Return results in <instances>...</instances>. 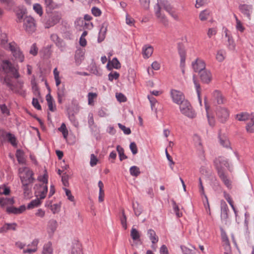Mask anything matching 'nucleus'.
<instances>
[{
  "instance_id": "obj_1",
  "label": "nucleus",
  "mask_w": 254,
  "mask_h": 254,
  "mask_svg": "<svg viewBox=\"0 0 254 254\" xmlns=\"http://www.w3.org/2000/svg\"><path fill=\"white\" fill-rule=\"evenodd\" d=\"M17 22H23V28L28 34H32L36 30L35 21L33 17H18Z\"/></svg>"
},
{
  "instance_id": "obj_2",
  "label": "nucleus",
  "mask_w": 254,
  "mask_h": 254,
  "mask_svg": "<svg viewBox=\"0 0 254 254\" xmlns=\"http://www.w3.org/2000/svg\"><path fill=\"white\" fill-rule=\"evenodd\" d=\"M21 183H33L34 180L32 171L27 167L20 168L18 170Z\"/></svg>"
},
{
  "instance_id": "obj_3",
  "label": "nucleus",
  "mask_w": 254,
  "mask_h": 254,
  "mask_svg": "<svg viewBox=\"0 0 254 254\" xmlns=\"http://www.w3.org/2000/svg\"><path fill=\"white\" fill-rule=\"evenodd\" d=\"M1 67L4 72L10 73L15 78H18L20 74L18 73V65L15 66L8 60H4L2 62Z\"/></svg>"
},
{
  "instance_id": "obj_4",
  "label": "nucleus",
  "mask_w": 254,
  "mask_h": 254,
  "mask_svg": "<svg viewBox=\"0 0 254 254\" xmlns=\"http://www.w3.org/2000/svg\"><path fill=\"white\" fill-rule=\"evenodd\" d=\"M180 110L182 114L189 118L193 119L196 117L195 111L188 100L182 102L180 105Z\"/></svg>"
},
{
  "instance_id": "obj_5",
  "label": "nucleus",
  "mask_w": 254,
  "mask_h": 254,
  "mask_svg": "<svg viewBox=\"0 0 254 254\" xmlns=\"http://www.w3.org/2000/svg\"><path fill=\"white\" fill-rule=\"evenodd\" d=\"M8 48L15 61L20 63L24 61V56L19 47L15 42L10 43Z\"/></svg>"
},
{
  "instance_id": "obj_6",
  "label": "nucleus",
  "mask_w": 254,
  "mask_h": 254,
  "mask_svg": "<svg viewBox=\"0 0 254 254\" xmlns=\"http://www.w3.org/2000/svg\"><path fill=\"white\" fill-rule=\"evenodd\" d=\"M35 194L36 197H39L40 199H44L48 191L47 185L38 184L34 187Z\"/></svg>"
},
{
  "instance_id": "obj_7",
  "label": "nucleus",
  "mask_w": 254,
  "mask_h": 254,
  "mask_svg": "<svg viewBox=\"0 0 254 254\" xmlns=\"http://www.w3.org/2000/svg\"><path fill=\"white\" fill-rule=\"evenodd\" d=\"M178 53L180 57V67L183 73H185V61L186 58V51L184 46L181 43L178 45Z\"/></svg>"
},
{
  "instance_id": "obj_8",
  "label": "nucleus",
  "mask_w": 254,
  "mask_h": 254,
  "mask_svg": "<svg viewBox=\"0 0 254 254\" xmlns=\"http://www.w3.org/2000/svg\"><path fill=\"white\" fill-rule=\"evenodd\" d=\"M214 163L218 173H219V171L225 172L224 170V167L226 168H229V167L228 161L222 157H219L216 158L214 161Z\"/></svg>"
},
{
  "instance_id": "obj_9",
  "label": "nucleus",
  "mask_w": 254,
  "mask_h": 254,
  "mask_svg": "<svg viewBox=\"0 0 254 254\" xmlns=\"http://www.w3.org/2000/svg\"><path fill=\"white\" fill-rule=\"evenodd\" d=\"M171 96L173 102L177 104H180V105L183 102L186 101V100H185V96L183 93L177 90H171Z\"/></svg>"
},
{
  "instance_id": "obj_10",
  "label": "nucleus",
  "mask_w": 254,
  "mask_h": 254,
  "mask_svg": "<svg viewBox=\"0 0 254 254\" xmlns=\"http://www.w3.org/2000/svg\"><path fill=\"white\" fill-rule=\"evenodd\" d=\"M216 115L220 122L224 123L227 120L229 116V113L227 109L219 107L216 111Z\"/></svg>"
},
{
  "instance_id": "obj_11",
  "label": "nucleus",
  "mask_w": 254,
  "mask_h": 254,
  "mask_svg": "<svg viewBox=\"0 0 254 254\" xmlns=\"http://www.w3.org/2000/svg\"><path fill=\"white\" fill-rule=\"evenodd\" d=\"M157 7L156 14H167V13H166L165 11L168 12V14L173 15L174 14V9L173 7L167 3L164 4V7L162 9L160 8L158 3H157Z\"/></svg>"
},
{
  "instance_id": "obj_12",
  "label": "nucleus",
  "mask_w": 254,
  "mask_h": 254,
  "mask_svg": "<svg viewBox=\"0 0 254 254\" xmlns=\"http://www.w3.org/2000/svg\"><path fill=\"white\" fill-rule=\"evenodd\" d=\"M59 17H42L41 19L42 22L46 28H49L50 27L53 26L57 23L59 19Z\"/></svg>"
},
{
  "instance_id": "obj_13",
  "label": "nucleus",
  "mask_w": 254,
  "mask_h": 254,
  "mask_svg": "<svg viewBox=\"0 0 254 254\" xmlns=\"http://www.w3.org/2000/svg\"><path fill=\"white\" fill-rule=\"evenodd\" d=\"M192 66L194 71L198 73L206 69L205 62L199 58H197L194 62L192 63Z\"/></svg>"
},
{
  "instance_id": "obj_14",
  "label": "nucleus",
  "mask_w": 254,
  "mask_h": 254,
  "mask_svg": "<svg viewBox=\"0 0 254 254\" xmlns=\"http://www.w3.org/2000/svg\"><path fill=\"white\" fill-rule=\"evenodd\" d=\"M199 73L200 78L201 81L204 83H209L212 79V74L210 71L205 69L200 71Z\"/></svg>"
},
{
  "instance_id": "obj_15",
  "label": "nucleus",
  "mask_w": 254,
  "mask_h": 254,
  "mask_svg": "<svg viewBox=\"0 0 254 254\" xmlns=\"http://www.w3.org/2000/svg\"><path fill=\"white\" fill-rule=\"evenodd\" d=\"M57 227L58 222L56 220L51 219L49 221L47 224V231L50 237L53 236L54 233L57 230Z\"/></svg>"
},
{
  "instance_id": "obj_16",
  "label": "nucleus",
  "mask_w": 254,
  "mask_h": 254,
  "mask_svg": "<svg viewBox=\"0 0 254 254\" xmlns=\"http://www.w3.org/2000/svg\"><path fill=\"white\" fill-rule=\"evenodd\" d=\"M218 175L226 187L229 189H232V182L225 172L219 171Z\"/></svg>"
},
{
  "instance_id": "obj_17",
  "label": "nucleus",
  "mask_w": 254,
  "mask_h": 254,
  "mask_svg": "<svg viewBox=\"0 0 254 254\" xmlns=\"http://www.w3.org/2000/svg\"><path fill=\"white\" fill-rule=\"evenodd\" d=\"M153 52V48L149 45H145L142 49V54L144 59H148Z\"/></svg>"
},
{
  "instance_id": "obj_18",
  "label": "nucleus",
  "mask_w": 254,
  "mask_h": 254,
  "mask_svg": "<svg viewBox=\"0 0 254 254\" xmlns=\"http://www.w3.org/2000/svg\"><path fill=\"white\" fill-rule=\"evenodd\" d=\"M14 203V200L13 198H8L6 196H0V206L2 207H9V206L12 205Z\"/></svg>"
},
{
  "instance_id": "obj_19",
  "label": "nucleus",
  "mask_w": 254,
  "mask_h": 254,
  "mask_svg": "<svg viewBox=\"0 0 254 254\" xmlns=\"http://www.w3.org/2000/svg\"><path fill=\"white\" fill-rule=\"evenodd\" d=\"M58 102L59 104H62L64 99L66 95L65 89L64 86L59 87L57 90Z\"/></svg>"
},
{
  "instance_id": "obj_20",
  "label": "nucleus",
  "mask_w": 254,
  "mask_h": 254,
  "mask_svg": "<svg viewBox=\"0 0 254 254\" xmlns=\"http://www.w3.org/2000/svg\"><path fill=\"white\" fill-rule=\"evenodd\" d=\"M228 207L224 200L221 201V217L223 219H226L228 218Z\"/></svg>"
},
{
  "instance_id": "obj_21",
  "label": "nucleus",
  "mask_w": 254,
  "mask_h": 254,
  "mask_svg": "<svg viewBox=\"0 0 254 254\" xmlns=\"http://www.w3.org/2000/svg\"><path fill=\"white\" fill-rule=\"evenodd\" d=\"M221 236L222 242L224 243L225 249L226 251H229L230 250V245L228 237L225 231L221 229Z\"/></svg>"
},
{
  "instance_id": "obj_22",
  "label": "nucleus",
  "mask_w": 254,
  "mask_h": 254,
  "mask_svg": "<svg viewBox=\"0 0 254 254\" xmlns=\"http://www.w3.org/2000/svg\"><path fill=\"white\" fill-rule=\"evenodd\" d=\"M213 96L218 104H223L225 102V99L222 94L217 90H215L213 93Z\"/></svg>"
},
{
  "instance_id": "obj_23",
  "label": "nucleus",
  "mask_w": 254,
  "mask_h": 254,
  "mask_svg": "<svg viewBox=\"0 0 254 254\" xmlns=\"http://www.w3.org/2000/svg\"><path fill=\"white\" fill-rule=\"evenodd\" d=\"M107 24L106 23H104L103 24L98 35V42L99 43H101L105 39L107 31Z\"/></svg>"
},
{
  "instance_id": "obj_24",
  "label": "nucleus",
  "mask_w": 254,
  "mask_h": 254,
  "mask_svg": "<svg viewBox=\"0 0 254 254\" xmlns=\"http://www.w3.org/2000/svg\"><path fill=\"white\" fill-rule=\"evenodd\" d=\"M246 127V130L249 133L254 132V114H252V116L249 119Z\"/></svg>"
},
{
  "instance_id": "obj_25",
  "label": "nucleus",
  "mask_w": 254,
  "mask_h": 254,
  "mask_svg": "<svg viewBox=\"0 0 254 254\" xmlns=\"http://www.w3.org/2000/svg\"><path fill=\"white\" fill-rule=\"evenodd\" d=\"M46 98L49 109L52 112H54L56 110V108L54 104L55 101L53 98L50 93L46 95Z\"/></svg>"
},
{
  "instance_id": "obj_26",
  "label": "nucleus",
  "mask_w": 254,
  "mask_h": 254,
  "mask_svg": "<svg viewBox=\"0 0 254 254\" xmlns=\"http://www.w3.org/2000/svg\"><path fill=\"white\" fill-rule=\"evenodd\" d=\"M25 210V207L24 205L20 206L19 208L14 207H7L6 211L9 213H13L15 214H20Z\"/></svg>"
},
{
  "instance_id": "obj_27",
  "label": "nucleus",
  "mask_w": 254,
  "mask_h": 254,
  "mask_svg": "<svg viewBox=\"0 0 254 254\" xmlns=\"http://www.w3.org/2000/svg\"><path fill=\"white\" fill-rule=\"evenodd\" d=\"M204 103L208 123L210 126H214L215 123V119L213 116L210 115L209 113V106L207 105L206 100H205Z\"/></svg>"
},
{
  "instance_id": "obj_28",
  "label": "nucleus",
  "mask_w": 254,
  "mask_h": 254,
  "mask_svg": "<svg viewBox=\"0 0 254 254\" xmlns=\"http://www.w3.org/2000/svg\"><path fill=\"white\" fill-rule=\"evenodd\" d=\"M16 224L13 223H6L0 229V233L6 232L8 230H16Z\"/></svg>"
},
{
  "instance_id": "obj_29",
  "label": "nucleus",
  "mask_w": 254,
  "mask_h": 254,
  "mask_svg": "<svg viewBox=\"0 0 254 254\" xmlns=\"http://www.w3.org/2000/svg\"><path fill=\"white\" fill-rule=\"evenodd\" d=\"M53 249L51 242H48L45 244L42 250V254H53Z\"/></svg>"
},
{
  "instance_id": "obj_30",
  "label": "nucleus",
  "mask_w": 254,
  "mask_h": 254,
  "mask_svg": "<svg viewBox=\"0 0 254 254\" xmlns=\"http://www.w3.org/2000/svg\"><path fill=\"white\" fill-rule=\"evenodd\" d=\"M252 116V114H249L246 112H243L236 115V119L239 121H248Z\"/></svg>"
},
{
  "instance_id": "obj_31",
  "label": "nucleus",
  "mask_w": 254,
  "mask_h": 254,
  "mask_svg": "<svg viewBox=\"0 0 254 254\" xmlns=\"http://www.w3.org/2000/svg\"><path fill=\"white\" fill-rule=\"evenodd\" d=\"M147 235L153 244H156L158 241V238L153 230L149 229L147 232Z\"/></svg>"
},
{
  "instance_id": "obj_32",
  "label": "nucleus",
  "mask_w": 254,
  "mask_h": 254,
  "mask_svg": "<svg viewBox=\"0 0 254 254\" xmlns=\"http://www.w3.org/2000/svg\"><path fill=\"white\" fill-rule=\"evenodd\" d=\"M223 193H224V198L226 199L227 202L229 203V204L232 207V209L233 210L234 213L236 215L237 214V210L233 204V200H232L231 196L229 194L227 193L226 191H224Z\"/></svg>"
},
{
  "instance_id": "obj_33",
  "label": "nucleus",
  "mask_w": 254,
  "mask_h": 254,
  "mask_svg": "<svg viewBox=\"0 0 254 254\" xmlns=\"http://www.w3.org/2000/svg\"><path fill=\"white\" fill-rule=\"evenodd\" d=\"M219 141L220 144L226 148L230 147V143L228 138L225 136H219Z\"/></svg>"
},
{
  "instance_id": "obj_34",
  "label": "nucleus",
  "mask_w": 254,
  "mask_h": 254,
  "mask_svg": "<svg viewBox=\"0 0 254 254\" xmlns=\"http://www.w3.org/2000/svg\"><path fill=\"white\" fill-rule=\"evenodd\" d=\"M39 197H36L34 200H32L28 205L27 208L28 209H32L35 207L38 206L41 203Z\"/></svg>"
},
{
  "instance_id": "obj_35",
  "label": "nucleus",
  "mask_w": 254,
  "mask_h": 254,
  "mask_svg": "<svg viewBox=\"0 0 254 254\" xmlns=\"http://www.w3.org/2000/svg\"><path fill=\"white\" fill-rule=\"evenodd\" d=\"M193 83H194V84L195 85V88H196V90L198 98V99H199V103H200V104H201V100L200 96V85H199L198 82L196 79L194 75L193 76Z\"/></svg>"
},
{
  "instance_id": "obj_36",
  "label": "nucleus",
  "mask_w": 254,
  "mask_h": 254,
  "mask_svg": "<svg viewBox=\"0 0 254 254\" xmlns=\"http://www.w3.org/2000/svg\"><path fill=\"white\" fill-rule=\"evenodd\" d=\"M122 212V216L120 217V221L121 224L123 227L125 229H127V216L125 214V210L124 209L121 210Z\"/></svg>"
},
{
  "instance_id": "obj_37",
  "label": "nucleus",
  "mask_w": 254,
  "mask_h": 254,
  "mask_svg": "<svg viewBox=\"0 0 254 254\" xmlns=\"http://www.w3.org/2000/svg\"><path fill=\"white\" fill-rule=\"evenodd\" d=\"M129 172L132 176L137 177L140 174L139 168L136 166H131L129 169Z\"/></svg>"
},
{
  "instance_id": "obj_38",
  "label": "nucleus",
  "mask_w": 254,
  "mask_h": 254,
  "mask_svg": "<svg viewBox=\"0 0 254 254\" xmlns=\"http://www.w3.org/2000/svg\"><path fill=\"white\" fill-rule=\"evenodd\" d=\"M117 151L119 155L120 160L122 161L127 158V156L124 154V149L120 145H117Z\"/></svg>"
},
{
  "instance_id": "obj_39",
  "label": "nucleus",
  "mask_w": 254,
  "mask_h": 254,
  "mask_svg": "<svg viewBox=\"0 0 254 254\" xmlns=\"http://www.w3.org/2000/svg\"><path fill=\"white\" fill-rule=\"evenodd\" d=\"M130 236L134 241L139 240L140 237L139 232L134 228H132L131 230Z\"/></svg>"
},
{
  "instance_id": "obj_40",
  "label": "nucleus",
  "mask_w": 254,
  "mask_h": 254,
  "mask_svg": "<svg viewBox=\"0 0 254 254\" xmlns=\"http://www.w3.org/2000/svg\"><path fill=\"white\" fill-rule=\"evenodd\" d=\"M16 157L17 160L18 162H19V163L22 164L25 163V159L24 157V155H23V153L21 151H20V150L17 151V152L16 154Z\"/></svg>"
},
{
  "instance_id": "obj_41",
  "label": "nucleus",
  "mask_w": 254,
  "mask_h": 254,
  "mask_svg": "<svg viewBox=\"0 0 254 254\" xmlns=\"http://www.w3.org/2000/svg\"><path fill=\"white\" fill-rule=\"evenodd\" d=\"M83 59V53L81 51H76L75 54V60L76 63L80 64Z\"/></svg>"
},
{
  "instance_id": "obj_42",
  "label": "nucleus",
  "mask_w": 254,
  "mask_h": 254,
  "mask_svg": "<svg viewBox=\"0 0 254 254\" xmlns=\"http://www.w3.org/2000/svg\"><path fill=\"white\" fill-rule=\"evenodd\" d=\"M5 136H6V137L8 138V140L9 142L13 145V146H16L17 145L16 142V138L15 136L12 134L10 133H6L5 132Z\"/></svg>"
},
{
  "instance_id": "obj_43",
  "label": "nucleus",
  "mask_w": 254,
  "mask_h": 254,
  "mask_svg": "<svg viewBox=\"0 0 254 254\" xmlns=\"http://www.w3.org/2000/svg\"><path fill=\"white\" fill-rule=\"evenodd\" d=\"M56 45L60 49L61 51L64 52L65 50L66 44L62 39H60V40L56 43Z\"/></svg>"
},
{
  "instance_id": "obj_44",
  "label": "nucleus",
  "mask_w": 254,
  "mask_h": 254,
  "mask_svg": "<svg viewBox=\"0 0 254 254\" xmlns=\"http://www.w3.org/2000/svg\"><path fill=\"white\" fill-rule=\"evenodd\" d=\"M228 48L231 51H235L236 48V44L234 42L232 37L231 38L229 37L228 39Z\"/></svg>"
},
{
  "instance_id": "obj_45",
  "label": "nucleus",
  "mask_w": 254,
  "mask_h": 254,
  "mask_svg": "<svg viewBox=\"0 0 254 254\" xmlns=\"http://www.w3.org/2000/svg\"><path fill=\"white\" fill-rule=\"evenodd\" d=\"M59 131L62 132L63 136L64 138H66L68 135V131L65 125L63 123L60 127L59 128Z\"/></svg>"
},
{
  "instance_id": "obj_46",
  "label": "nucleus",
  "mask_w": 254,
  "mask_h": 254,
  "mask_svg": "<svg viewBox=\"0 0 254 254\" xmlns=\"http://www.w3.org/2000/svg\"><path fill=\"white\" fill-rule=\"evenodd\" d=\"M88 101L89 105H92L94 102V99L97 97V94L96 93L89 92L88 94Z\"/></svg>"
},
{
  "instance_id": "obj_47",
  "label": "nucleus",
  "mask_w": 254,
  "mask_h": 254,
  "mask_svg": "<svg viewBox=\"0 0 254 254\" xmlns=\"http://www.w3.org/2000/svg\"><path fill=\"white\" fill-rule=\"evenodd\" d=\"M199 189L200 193L201 194V195H203L204 196L205 198L206 199L207 204L208 205V199L207 196L205 194L204 187L202 185V181L200 178H199Z\"/></svg>"
},
{
  "instance_id": "obj_48",
  "label": "nucleus",
  "mask_w": 254,
  "mask_h": 254,
  "mask_svg": "<svg viewBox=\"0 0 254 254\" xmlns=\"http://www.w3.org/2000/svg\"><path fill=\"white\" fill-rule=\"evenodd\" d=\"M111 64L113 67L114 68L119 69L121 67L120 63L116 58H114L113 59L112 61L111 62Z\"/></svg>"
},
{
  "instance_id": "obj_49",
  "label": "nucleus",
  "mask_w": 254,
  "mask_h": 254,
  "mask_svg": "<svg viewBox=\"0 0 254 254\" xmlns=\"http://www.w3.org/2000/svg\"><path fill=\"white\" fill-rule=\"evenodd\" d=\"M38 51V48L37 47L36 44L34 43L32 45V46L30 48L29 53L31 55H32L33 56H35L37 55Z\"/></svg>"
},
{
  "instance_id": "obj_50",
  "label": "nucleus",
  "mask_w": 254,
  "mask_h": 254,
  "mask_svg": "<svg viewBox=\"0 0 254 254\" xmlns=\"http://www.w3.org/2000/svg\"><path fill=\"white\" fill-rule=\"evenodd\" d=\"M118 126L119 128L123 131L124 133L125 134H129L131 133L130 129L129 127H127L124 125H123L122 124L119 123Z\"/></svg>"
},
{
  "instance_id": "obj_51",
  "label": "nucleus",
  "mask_w": 254,
  "mask_h": 254,
  "mask_svg": "<svg viewBox=\"0 0 254 254\" xmlns=\"http://www.w3.org/2000/svg\"><path fill=\"white\" fill-rule=\"evenodd\" d=\"M48 176L47 174L46 171L45 170V173L42 176L38 177V180L43 183L42 184L47 185L48 183Z\"/></svg>"
},
{
  "instance_id": "obj_52",
  "label": "nucleus",
  "mask_w": 254,
  "mask_h": 254,
  "mask_svg": "<svg viewBox=\"0 0 254 254\" xmlns=\"http://www.w3.org/2000/svg\"><path fill=\"white\" fill-rule=\"evenodd\" d=\"M216 58L218 62H222L225 58V57L224 56V52L222 50H220L218 51L216 56Z\"/></svg>"
},
{
  "instance_id": "obj_53",
  "label": "nucleus",
  "mask_w": 254,
  "mask_h": 254,
  "mask_svg": "<svg viewBox=\"0 0 254 254\" xmlns=\"http://www.w3.org/2000/svg\"><path fill=\"white\" fill-rule=\"evenodd\" d=\"M98 161V160L97 158V157L95 156V155L94 154H91L90 161V166L91 167L95 166L97 164Z\"/></svg>"
},
{
  "instance_id": "obj_54",
  "label": "nucleus",
  "mask_w": 254,
  "mask_h": 254,
  "mask_svg": "<svg viewBox=\"0 0 254 254\" xmlns=\"http://www.w3.org/2000/svg\"><path fill=\"white\" fill-rule=\"evenodd\" d=\"M120 74L117 72H110L108 75L109 80L110 81H113L114 79H117L119 78Z\"/></svg>"
},
{
  "instance_id": "obj_55",
  "label": "nucleus",
  "mask_w": 254,
  "mask_h": 254,
  "mask_svg": "<svg viewBox=\"0 0 254 254\" xmlns=\"http://www.w3.org/2000/svg\"><path fill=\"white\" fill-rule=\"evenodd\" d=\"M236 22H237V24H236V28L238 30L241 31V32H243L244 30H245V28L243 26L241 22L240 21V20H239L238 18H237V17H236Z\"/></svg>"
},
{
  "instance_id": "obj_56",
  "label": "nucleus",
  "mask_w": 254,
  "mask_h": 254,
  "mask_svg": "<svg viewBox=\"0 0 254 254\" xmlns=\"http://www.w3.org/2000/svg\"><path fill=\"white\" fill-rule=\"evenodd\" d=\"M34 10L37 13L40 15H42L43 14V10L41 6L39 4H35L33 6Z\"/></svg>"
},
{
  "instance_id": "obj_57",
  "label": "nucleus",
  "mask_w": 254,
  "mask_h": 254,
  "mask_svg": "<svg viewBox=\"0 0 254 254\" xmlns=\"http://www.w3.org/2000/svg\"><path fill=\"white\" fill-rule=\"evenodd\" d=\"M139 2L142 6L145 9H147L149 7L150 0H139Z\"/></svg>"
},
{
  "instance_id": "obj_58",
  "label": "nucleus",
  "mask_w": 254,
  "mask_h": 254,
  "mask_svg": "<svg viewBox=\"0 0 254 254\" xmlns=\"http://www.w3.org/2000/svg\"><path fill=\"white\" fill-rule=\"evenodd\" d=\"M129 148L133 154L135 155L137 153L138 150L135 142H131L129 145Z\"/></svg>"
},
{
  "instance_id": "obj_59",
  "label": "nucleus",
  "mask_w": 254,
  "mask_h": 254,
  "mask_svg": "<svg viewBox=\"0 0 254 254\" xmlns=\"http://www.w3.org/2000/svg\"><path fill=\"white\" fill-rule=\"evenodd\" d=\"M158 21L162 23L165 26L169 25V21L167 18V17H157Z\"/></svg>"
},
{
  "instance_id": "obj_60",
  "label": "nucleus",
  "mask_w": 254,
  "mask_h": 254,
  "mask_svg": "<svg viewBox=\"0 0 254 254\" xmlns=\"http://www.w3.org/2000/svg\"><path fill=\"white\" fill-rule=\"evenodd\" d=\"M39 242V241L38 239H35L32 241L31 243L30 244H28L27 246L31 247L33 249H36L37 252L38 250L37 246L38 245Z\"/></svg>"
},
{
  "instance_id": "obj_61",
  "label": "nucleus",
  "mask_w": 254,
  "mask_h": 254,
  "mask_svg": "<svg viewBox=\"0 0 254 254\" xmlns=\"http://www.w3.org/2000/svg\"><path fill=\"white\" fill-rule=\"evenodd\" d=\"M116 98L117 100L120 102H125L127 100V98L125 96L121 93H117Z\"/></svg>"
},
{
  "instance_id": "obj_62",
  "label": "nucleus",
  "mask_w": 254,
  "mask_h": 254,
  "mask_svg": "<svg viewBox=\"0 0 254 254\" xmlns=\"http://www.w3.org/2000/svg\"><path fill=\"white\" fill-rule=\"evenodd\" d=\"M0 109L1 113L3 114L8 115L9 111L7 106L5 104H2L0 106Z\"/></svg>"
},
{
  "instance_id": "obj_63",
  "label": "nucleus",
  "mask_w": 254,
  "mask_h": 254,
  "mask_svg": "<svg viewBox=\"0 0 254 254\" xmlns=\"http://www.w3.org/2000/svg\"><path fill=\"white\" fill-rule=\"evenodd\" d=\"M10 192V189L5 187H0V194L7 195Z\"/></svg>"
},
{
  "instance_id": "obj_64",
  "label": "nucleus",
  "mask_w": 254,
  "mask_h": 254,
  "mask_svg": "<svg viewBox=\"0 0 254 254\" xmlns=\"http://www.w3.org/2000/svg\"><path fill=\"white\" fill-rule=\"evenodd\" d=\"M181 249L184 254H195L194 251L186 247H181Z\"/></svg>"
}]
</instances>
